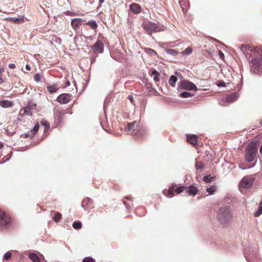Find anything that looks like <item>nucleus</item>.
<instances>
[{
    "label": "nucleus",
    "mask_w": 262,
    "mask_h": 262,
    "mask_svg": "<svg viewBox=\"0 0 262 262\" xmlns=\"http://www.w3.org/2000/svg\"><path fill=\"white\" fill-rule=\"evenodd\" d=\"M87 25H88L89 26H90V27L93 29V30H95L96 29L97 27H98V25L96 22V21L95 20H90V21H89L87 23H86Z\"/></svg>",
    "instance_id": "obj_24"
},
{
    "label": "nucleus",
    "mask_w": 262,
    "mask_h": 262,
    "mask_svg": "<svg viewBox=\"0 0 262 262\" xmlns=\"http://www.w3.org/2000/svg\"><path fill=\"white\" fill-rule=\"evenodd\" d=\"M61 217V214L59 212H57L55 214L54 216L53 217V220L56 223H58L60 221Z\"/></svg>",
    "instance_id": "obj_32"
},
{
    "label": "nucleus",
    "mask_w": 262,
    "mask_h": 262,
    "mask_svg": "<svg viewBox=\"0 0 262 262\" xmlns=\"http://www.w3.org/2000/svg\"><path fill=\"white\" fill-rule=\"evenodd\" d=\"M12 254L10 251L6 252L4 256V259L6 260H8L11 257Z\"/></svg>",
    "instance_id": "obj_35"
},
{
    "label": "nucleus",
    "mask_w": 262,
    "mask_h": 262,
    "mask_svg": "<svg viewBox=\"0 0 262 262\" xmlns=\"http://www.w3.org/2000/svg\"><path fill=\"white\" fill-rule=\"evenodd\" d=\"M217 85L219 86H226V84L223 81H220L219 82V83H218Z\"/></svg>",
    "instance_id": "obj_41"
},
{
    "label": "nucleus",
    "mask_w": 262,
    "mask_h": 262,
    "mask_svg": "<svg viewBox=\"0 0 262 262\" xmlns=\"http://www.w3.org/2000/svg\"><path fill=\"white\" fill-rule=\"evenodd\" d=\"M28 256L33 262H40L39 256L34 253H30Z\"/></svg>",
    "instance_id": "obj_18"
},
{
    "label": "nucleus",
    "mask_w": 262,
    "mask_h": 262,
    "mask_svg": "<svg viewBox=\"0 0 262 262\" xmlns=\"http://www.w3.org/2000/svg\"><path fill=\"white\" fill-rule=\"evenodd\" d=\"M255 180V178L252 176H247L244 177L240 181L239 184V189L242 192V188L249 189L253 185Z\"/></svg>",
    "instance_id": "obj_5"
},
{
    "label": "nucleus",
    "mask_w": 262,
    "mask_h": 262,
    "mask_svg": "<svg viewBox=\"0 0 262 262\" xmlns=\"http://www.w3.org/2000/svg\"><path fill=\"white\" fill-rule=\"evenodd\" d=\"M73 227L77 230L80 229L81 228L82 224L79 221H75L73 223Z\"/></svg>",
    "instance_id": "obj_30"
},
{
    "label": "nucleus",
    "mask_w": 262,
    "mask_h": 262,
    "mask_svg": "<svg viewBox=\"0 0 262 262\" xmlns=\"http://www.w3.org/2000/svg\"><path fill=\"white\" fill-rule=\"evenodd\" d=\"M137 126L136 121L129 123L127 124V127L125 128V130L127 133V134H132L136 129Z\"/></svg>",
    "instance_id": "obj_12"
},
{
    "label": "nucleus",
    "mask_w": 262,
    "mask_h": 262,
    "mask_svg": "<svg viewBox=\"0 0 262 262\" xmlns=\"http://www.w3.org/2000/svg\"><path fill=\"white\" fill-rule=\"evenodd\" d=\"M130 9L134 13L138 14L140 12L141 7L138 4L133 3L130 5Z\"/></svg>",
    "instance_id": "obj_15"
},
{
    "label": "nucleus",
    "mask_w": 262,
    "mask_h": 262,
    "mask_svg": "<svg viewBox=\"0 0 262 262\" xmlns=\"http://www.w3.org/2000/svg\"><path fill=\"white\" fill-rule=\"evenodd\" d=\"M142 27L149 34H151L154 32L162 31L161 27L158 26L157 24L149 21L144 22L142 24Z\"/></svg>",
    "instance_id": "obj_4"
},
{
    "label": "nucleus",
    "mask_w": 262,
    "mask_h": 262,
    "mask_svg": "<svg viewBox=\"0 0 262 262\" xmlns=\"http://www.w3.org/2000/svg\"><path fill=\"white\" fill-rule=\"evenodd\" d=\"M144 51L151 56H156L157 55V52L154 50L150 48H145Z\"/></svg>",
    "instance_id": "obj_22"
},
{
    "label": "nucleus",
    "mask_w": 262,
    "mask_h": 262,
    "mask_svg": "<svg viewBox=\"0 0 262 262\" xmlns=\"http://www.w3.org/2000/svg\"><path fill=\"white\" fill-rule=\"evenodd\" d=\"M34 80L35 81L38 82L40 80V75L39 74L37 73L34 76Z\"/></svg>",
    "instance_id": "obj_40"
},
{
    "label": "nucleus",
    "mask_w": 262,
    "mask_h": 262,
    "mask_svg": "<svg viewBox=\"0 0 262 262\" xmlns=\"http://www.w3.org/2000/svg\"><path fill=\"white\" fill-rule=\"evenodd\" d=\"M33 136V135L30 136V133H29L26 134V137H32Z\"/></svg>",
    "instance_id": "obj_47"
},
{
    "label": "nucleus",
    "mask_w": 262,
    "mask_h": 262,
    "mask_svg": "<svg viewBox=\"0 0 262 262\" xmlns=\"http://www.w3.org/2000/svg\"><path fill=\"white\" fill-rule=\"evenodd\" d=\"M174 74L177 76L179 75V73L178 72H176Z\"/></svg>",
    "instance_id": "obj_54"
},
{
    "label": "nucleus",
    "mask_w": 262,
    "mask_h": 262,
    "mask_svg": "<svg viewBox=\"0 0 262 262\" xmlns=\"http://www.w3.org/2000/svg\"><path fill=\"white\" fill-rule=\"evenodd\" d=\"M104 37L100 35H98L96 42L92 46L95 52L102 53L104 49Z\"/></svg>",
    "instance_id": "obj_8"
},
{
    "label": "nucleus",
    "mask_w": 262,
    "mask_h": 262,
    "mask_svg": "<svg viewBox=\"0 0 262 262\" xmlns=\"http://www.w3.org/2000/svg\"><path fill=\"white\" fill-rule=\"evenodd\" d=\"M193 94L188 92H183L180 94L179 96L182 98H188L191 97L193 96Z\"/></svg>",
    "instance_id": "obj_23"
},
{
    "label": "nucleus",
    "mask_w": 262,
    "mask_h": 262,
    "mask_svg": "<svg viewBox=\"0 0 262 262\" xmlns=\"http://www.w3.org/2000/svg\"><path fill=\"white\" fill-rule=\"evenodd\" d=\"M239 168H241V169H245V168H244L242 167L241 166H239Z\"/></svg>",
    "instance_id": "obj_56"
},
{
    "label": "nucleus",
    "mask_w": 262,
    "mask_h": 262,
    "mask_svg": "<svg viewBox=\"0 0 262 262\" xmlns=\"http://www.w3.org/2000/svg\"><path fill=\"white\" fill-rule=\"evenodd\" d=\"M82 23V19L81 18H75L72 20L71 24L73 28L76 30L81 26Z\"/></svg>",
    "instance_id": "obj_10"
},
{
    "label": "nucleus",
    "mask_w": 262,
    "mask_h": 262,
    "mask_svg": "<svg viewBox=\"0 0 262 262\" xmlns=\"http://www.w3.org/2000/svg\"><path fill=\"white\" fill-rule=\"evenodd\" d=\"M169 47H176V45H171V43H170L169 44Z\"/></svg>",
    "instance_id": "obj_50"
},
{
    "label": "nucleus",
    "mask_w": 262,
    "mask_h": 262,
    "mask_svg": "<svg viewBox=\"0 0 262 262\" xmlns=\"http://www.w3.org/2000/svg\"><path fill=\"white\" fill-rule=\"evenodd\" d=\"M253 49L251 48L250 46H247L245 45H243L240 47V50L243 52H244L246 51H252Z\"/></svg>",
    "instance_id": "obj_28"
},
{
    "label": "nucleus",
    "mask_w": 262,
    "mask_h": 262,
    "mask_svg": "<svg viewBox=\"0 0 262 262\" xmlns=\"http://www.w3.org/2000/svg\"><path fill=\"white\" fill-rule=\"evenodd\" d=\"M219 55L221 58L223 59L224 57V53L221 51H219Z\"/></svg>",
    "instance_id": "obj_42"
},
{
    "label": "nucleus",
    "mask_w": 262,
    "mask_h": 262,
    "mask_svg": "<svg viewBox=\"0 0 262 262\" xmlns=\"http://www.w3.org/2000/svg\"><path fill=\"white\" fill-rule=\"evenodd\" d=\"M29 110V108L26 107L25 108H24V112L28 114L27 111Z\"/></svg>",
    "instance_id": "obj_48"
},
{
    "label": "nucleus",
    "mask_w": 262,
    "mask_h": 262,
    "mask_svg": "<svg viewBox=\"0 0 262 262\" xmlns=\"http://www.w3.org/2000/svg\"><path fill=\"white\" fill-rule=\"evenodd\" d=\"M253 52L254 55H256V53L258 54L260 53L261 54L260 58L255 57L249 61L250 71L253 74H258L262 73V50L260 48H255Z\"/></svg>",
    "instance_id": "obj_1"
},
{
    "label": "nucleus",
    "mask_w": 262,
    "mask_h": 262,
    "mask_svg": "<svg viewBox=\"0 0 262 262\" xmlns=\"http://www.w3.org/2000/svg\"><path fill=\"white\" fill-rule=\"evenodd\" d=\"M176 185L175 184H172L169 188V189L167 191L166 189L163 190V193L165 194L166 196L168 198H171L175 192V187Z\"/></svg>",
    "instance_id": "obj_11"
},
{
    "label": "nucleus",
    "mask_w": 262,
    "mask_h": 262,
    "mask_svg": "<svg viewBox=\"0 0 262 262\" xmlns=\"http://www.w3.org/2000/svg\"><path fill=\"white\" fill-rule=\"evenodd\" d=\"M259 152L262 154V146H260L259 149Z\"/></svg>",
    "instance_id": "obj_52"
},
{
    "label": "nucleus",
    "mask_w": 262,
    "mask_h": 262,
    "mask_svg": "<svg viewBox=\"0 0 262 262\" xmlns=\"http://www.w3.org/2000/svg\"><path fill=\"white\" fill-rule=\"evenodd\" d=\"M0 106L4 108L10 107L13 106V103L7 100H0Z\"/></svg>",
    "instance_id": "obj_16"
},
{
    "label": "nucleus",
    "mask_w": 262,
    "mask_h": 262,
    "mask_svg": "<svg viewBox=\"0 0 262 262\" xmlns=\"http://www.w3.org/2000/svg\"><path fill=\"white\" fill-rule=\"evenodd\" d=\"M26 69H27V70H28V71H29V70H30V69H31V68H30V66H29V65H28V64H27V65L26 66Z\"/></svg>",
    "instance_id": "obj_46"
},
{
    "label": "nucleus",
    "mask_w": 262,
    "mask_h": 262,
    "mask_svg": "<svg viewBox=\"0 0 262 262\" xmlns=\"http://www.w3.org/2000/svg\"><path fill=\"white\" fill-rule=\"evenodd\" d=\"M4 71V69L2 67H0V73L3 72Z\"/></svg>",
    "instance_id": "obj_49"
},
{
    "label": "nucleus",
    "mask_w": 262,
    "mask_h": 262,
    "mask_svg": "<svg viewBox=\"0 0 262 262\" xmlns=\"http://www.w3.org/2000/svg\"><path fill=\"white\" fill-rule=\"evenodd\" d=\"M186 192L190 195H195L198 193V189L194 186H190L186 188Z\"/></svg>",
    "instance_id": "obj_17"
},
{
    "label": "nucleus",
    "mask_w": 262,
    "mask_h": 262,
    "mask_svg": "<svg viewBox=\"0 0 262 262\" xmlns=\"http://www.w3.org/2000/svg\"><path fill=\"white\" fill-rule=\"evenodd\" d=\"M262 214V201L259 203L257 210L255 212L254 215L256 217L259 216Z\"/></svg>",
    "instance_id": "obj_26"
},
{
    "label": "nucleus",
    "mask_w": 262,
    "mask_h": 262,
    "mask_svg": "<svg viewBox=\"0 0 262 262\" xmlns=\"http://www.w3.org/2000/svg\"><path fill=\"white\" fill-rule=\"evenodd\" d=\"M41 124L45 126V130H48L50 127L49 123L46 121H41Z\"/></svg>",
    "instance_id": "obj_36"
},
{
    "label": "nucleus",
    "mask_w": 262,
    "mask_h": 262,
    "mask_svg": "<svg viewBox=\"0 0 262 262\" xmlns=\"http://www.w3.org/2000/svg\"><path fill=\"white\" fill-rule=\"evenodd\" d=\"M16 20H18V18H16L15 19Z\"/></svg>",
    "instance_id": "obj_58"
},
{
    "label": "nucleus",
    "mask_w": 262,
    "mask_h": 262,
    "mask_svg": "<svg viewBox=\"0 0 262 262\" xmlns=\"http://www.w3.org/2000/svg\"><path fill=\"white\" fill-rule=\"evenodd\" d=\"M8 66L9 68L12 69H14L15 68V65L13 63H10Z\"/></svg>",
    "instance_id": "obj_43"
},
{
    "label": "nucleus",
    "mask_w": 262,
    "mask_h": 262,
    "mask_svg": "<svg viewBox=\"0 0 262 262\" xmlns=\"http://www.w3.org/2000/svg\"><path fill=\"white\" fill-rule=\"evenodd\" d=\"M212 179V178L209 175L206 176L203 178V181L206 183L210 182Z\"/></svg>",
    "instance_id": "obj_38"
},
{
    "label": "nucleus",
    "mask_w": 262,
    "mask_h": 262,
    "mask_svg": "<svg viewBox=\"0 0 262 262\" xmlns=\"http://www.w3.org/2000/svg\"><path fill=\"white\" fill-rule=\"evenodd\" d=\"M151 75L154 76V80L155 82H158L160 80L159 78V73L156 70H155L152 71Z\"/></svg>",
    "instance_id": "obj_25"
},
{
    "label": "nucleus",
    "mask_w": 262,
    "mask_h": 262,
    "mask_svg": "<svg viewBox=\"0 0 262 262\" xmlns=\"http://www.w3.org/2000/svg\"><path fill=\"white\" fill-rule=\"evenodd\" d=\"M3 147V144L2 143L0 142V149Z\"/></svg>",
    "instance_id": "obj_51"
},
{
    "label": "nucleus",
    "mask_w": 262,
    "mask_h": 262,
    "mask_svg": "<svg viewBox=\"0 0 262 262\" xmlns=\"http://www.w3.org/2000/svg\"><path fill=\"white\" fill-rule=\"evenodd\" d=\"M195 168L197 170L202 169L204 168V165L201 161H196L195 164Z\"/></svg>",
    "instance_id": "obj_31"
},
{
    "label": "nucleus",
    "mask_w": 262,
    "mask_h": 262,
    "mask_svg": "<svg viewBox=\"0 0 262 262\" xmlns=\"http://www.w3.org/2000/svg\"><path fill=\"white\" fill-rule=\"evenodd\" d=\"M99 1L100 4H102L104 2V0H99Z\"/></svg>",
    "instance_id": "obj_53"
},
{
    "label": "nucleus",
    "mask_w": 262,
    "mask_h": 262,
    "mask_svg": "<svg viewBox=\"0 0 262 262\" xmlns=\"http://www.w3.org/2000/svg\"><path fill=\"white\" fill-rule=\"evenodd\" d=\"M238 97V95L236 93L231 94L225 97V101L228 103H232L236 101Z\"/></svg>",
    "instance_id": "obj_13"
},
{
    "label": "nucleus",
    "mask_w": 262,
    "mask_h": 262,
    "mask_svg": "<svg viewBox=\"0 0 262 262\" xmlns=\"http://www.w3.org/2000/svg\"><path fill=\"white\" fill-rule=\"evenodd\" d=\"M192 52V49L190 47H188L185 49V50L183 52V54L188 55L190 54Z\"/></svg>",
    "instance_id": "obj_34"
},
{
    "label": "nucleus",
    "mask_w": 262,
    "mask_h": 262,
    "mask_svg": "<svg viewBox=\"0 0 262 262\" xmlns=\"http://www.w3.org/2000/svg\"><path fill=\"white\" fill-rule=\"evenodd\" d=\"M82 262H95V260L94 258H93L92 257H88L84 258L83 259Z\"/></svg>",
    "instance_id": "obj_39"
},
{
    "label": "nucleus",
    "mask_w": 262,
    "mask_h": 262,
    "mask_svg": "<svg viewBox=\"0 0 262 262\" xmlns=\"http://www.w3.org/2000/svg\"><path fill=\"white\" fill-rule=\"evenodd\" d=\"M187 141L193 146L198 144L197 136L196 135H188L187 136Z\"/></svg>",
    "instance_id": "obj_14"
},
{
    "label": "nucleus",
    "mask_w": 262,
    "mask_h": 262,
    "mask_svg": "<svg viewBox=\"0 0 262 262\" xmlns=\"http://www.w3.org/2000/svg\"><path fill=\"white\" fill-rule=\"evenodd\" d=\"M39 128V124H36L34 125L33 129L31 130V134H33V136H34L38 130Z\"/></svg>",
    "instance_id": "obj_33"
},
{
    "label": "nucleus",
    "mask_w": 262,
    "mask_h": 262,
    "mask_svg": "<svg viewBox=\"0 0 262 262\" xmlns=\"http://www.w3.org/2000/svg\"><path fill=\"white\" fill-rule=\"evenodd\" d=\"M71 96L70 94H61L57 97L56 100L60 104H67L71 100Z\"/></svg>",
    "instance_id": "obj_9"
},
{
    "label": "nucleus",
    "mask_w": 262,
    "mask_h": 262,
    "mask_svg": "<svg viewBox=\"0 0 262 262\" xmlns=\"http://www.w3.org/2000/svg\"><path fill=\"white\" fill-rule=\"evenodd\" d=\"M90 198H85L84 199L81 203V206L84 208V210H86L87 208L86 207V205H89V204L90 203Z\"/></svg>",
    "instance_id": "obj_27"
},
{
    "label": "nucleus",
    "mask_w": 262,
    "mask_h": 262,
    "mask_svg": "<svg viewBox=\"0 0 262 262\" xmlns=\"http://www.w3.org/2000/svg\"><path fill=\"white\" fill-rule=\"evenodd\" d=\"M257 150V144L254 142H251L247 145L245 150V159L247 162L250 163L254 160Z\"/></svg>",
    "instance_id": "obj_3"
},
{
    "label": "nucleus",
    "mask_w": 262,
    "mask_h": 262,
    "mask_svg": "<svg viewBox=\"0 0 262 262\" xmlns=\"http://www.w3.org/2000/svg\"><path fill=\"white\" fill-rule=\"evenodd\" d=\"M70 85V82L69 81H67L66 83V85L63 88L67 87Z\"/></svg>",
    "instance_id": "obj_45"
},
{
    "label": "nucleus",
    "mask_w": 262,
    "mask_h": 262,
    "mask_svg": "<svg viewBox=\"0 0 262 262\" xmlns=\"http://www.w3.org/2000/svg\"><path fill=\"white\" fill-rule=\"evenodd\" d=\"M47 90L50 93L52 94L57 91L58 87L55 84L49 85L47 86Z\"/></svg>",
    "instance_id": "obj_20"
},
{
    "label": "nucleus",
    "mask_w": 262,
    "mask_h": 262,
    "mask_svg": "<svg viewBox=\"0 0 262 262\" xmlns=\"http://www.w3.org/2000/svg\"><path fill=\"white\" fill-rule=\"evenodd\" d=\"M90 39H92V37L91 36L90 37Z\"/></svg>",
    "instance_id": "obj_57"
},
{
    "label": "nucleus",
    "mask_w": 262,
    "mask_h": 262,
    "mask_svg": "<svg viewBox=\"0 0 262 262\" xmlns=\"http://www.w3.org/2000/svg\"><path fill=\"white\" fill-rule=\"evenodd\" d=\"M177 81V77L175 76L172 75L170 77L169 80V84L172 87L176 85V82Z\"/></svg>",
    "instance_id": "obj_21"
},
{
    "label": "nucleus",
    "mask_w": 262,
    "mask_h": 262,
    "mask_svg": "<svg viewBox=\"0 0 262 262\" xmlns=\"http://www.w3.org/2000/svg\"><path fill=\"white\" fill-rule=\"evenodd\" d=\"M165 52L167 53L168 54H169L170 55H172L173 56H175L179 54V52L174 49H165L164 50Z\"/></svg>",
    "instance_id": "obj_19"
},
{
    "label": "nucleus",
    "mask_w": 262,
    "mask_h": 262,
    "mask_svg": "<svg viewBox=\"0 0 262 262\" xmlns=\"http://www.w3.org/2000/svg\"><path fill=\"white\" fill-rule=\"evenodd\" d=\"M180 5L181 7L182 8L183 4H182V2H180Z\"/></svg>",
    "instance_id": "obj_55"
},
{
    "label": "nucleus",
    "mask_w": 262,
    "mask_h": 262,
    "mask_svg": "<svg viewBox=\"0 0 262 262\" xmlns=\"http://www.w3.org/2000/svg\"><path fill=\"white\" fill-rule=\"evenodd\" d=\"M128 98L130 100V101L132 103L133 102L134 100H133V97L132 96H131V95L128 96Z\"/></svg>",
    "instance_id": "obj_44"
},
{
    "label": "nucleus",
    "mask_w": 262,
    "mask_h": 262,
    "mask_svg": "<svg viewBox=\"0 0 262 262\" xmlns=\"http://www.w3.org/2000/svg\"><path fill=\"white\" fill-rule=\"evenodd\" d=\"M11 224L10 217L4 211L0 210V230L9 228Z\"/></svg>",
    "instance_id": "obj_6"
},
{
    "label": "nucleus",
    "mask_w": 262,
    "mask_h": 262,
    "mask_svg": "<svg viewBox=\"0 0 262 262\" xmlns=\"http://www.w3.org/2000/svg\"><path fill=\"white\" fill-rule=\"evenodd\" d=\"M216 191L215 186H211L209 188H207L206 191L209 193V195H212Z\"/></svg>",
    "instance_id": "obj_29"
},
{
    "label": "nucleus",
    "mask_w": 262,
    "mask_h": 262,
    "mask_svg": "<svg viewBox=\"0 0 262 262\" xmlns=\"http://www.w3.org/2000/svg\"><path fill=\"white\" fill-rule=\"evenodd\" d=\"M218 221L223 225H227L232 220V214L228 207H221L217 213Z\"/></svg>",
    "instance_id": "obj_2"
},
{
    "label": "nucleus",
    "mask_w": 262,
    "mask_h": 262,
    "mask_svg": "<svg viewBox=\"0 0 262 262\" xmlns=\"http://www.w3.org/2000/svg\"><path fill=\"white\" fill-rule=\"evenodd\" d=\"M185 189V187H183V186H181V187H177V188H176L175 189V192L177 193V194H180L183 191V190H184Z\"/></svg>",
    "instance_id": "obj_37"
},
{
    "label": "nucleus",
    "mask_w": 262,
    "mask_h": 262,
    "mask_svg": "<svg viewBox=\"0 0 262 262\" xmlns=\"http://www.w3.org/2000/svg\"><path fill=\"white\" fill-rule=\"evenodd\" d=\"M178 87L180 90H186L188 91L197 90L196 85L188 80L181 81L178 84Z\"/></svg>",
    "instance_id": "obj_7"
}]
</instances>
